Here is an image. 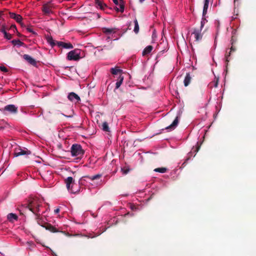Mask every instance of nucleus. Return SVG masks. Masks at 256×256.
Masks as SVG:
<instances>
[{
  "mask_svg": "<svg viewBox=\"0 0 256 256\" xmlns=\"http://www.w3.org/2000/svg\"><path fill=\"white\" fill-rule=\"evenodd\" d=\"M18 36H22V35L19 32L18 33Z\"/></svg>",
  "mask_w": 256,
  "mask_h": 256,
  "instance_id": "nucleus-46",
  "label": "nucleus"
},
{
  "mask_svg": "<svg viewBox=\"0 0 256 256\" xmlns=\"http://www.w3.org/2000/svg\"><path fill=\"white\" fill-rule=\"evenodd\" d=\"M236 50V48L234 46V45H232V46L230 48V52H228V54H226V61L228 62V57L230 56V54L232 52H235Z\"/></svg>",
  "mask_w": 256,
  "mask_h": 256,
  "instance_id": "nucleus-29",
  "label": "nucleus"
},
{
  "mask_svg": "<svg viewBox=\"0 0 256 256\" xmlns=\"http://www.w3.org/2000/svg\"><path fill=\"white\" fill-rule=\"evenodd\" d=\"M134 31L136 34H138L139 32V26H138V22L136 19L134 20Z\"/></svg>",
  "mask_w": 256,
  "mask_h": 256,
  "instance_id": "nucleus-31",
  "label": "nucleus"
},
{
  "mask_svg": "<svg viewBox=\"0 0 256 256\" xmlns=\"http://www.w3.org/2000/svg\"><path fill=\"white\" fill-rule=\"evenodd\" d=\"M23 58L26 60L32 66H36V62L34 59L30 56L25 54L23 56Z\"/></svg>",
  "mask_w": 256,
  "mask_h": 256,
  "instance_id": "nucleus-12",
  "label": "nucleus"
},
{
  "mask_svg": "<svg viewBox=\"0 0 256 256\" xmlns=\"http://www.w3.org/2000/svg\"><path fill=\"white\" fill-rule=\"evenodd\" d=\"M6 30H8V28H6L5 26H2V28L0 29V32H2L4 34V36L8 40H10L12 38V35L10 34H8L6 32Z\"/></svg>",
  "mask_w": 256,
  "mask_h": 256,
  "instance_id": "nucleus-13",
  "label": "nucleus"
},
{
  "mask_svg": "<svg viewBox=\"0 0 256 256\" xmlns=\"http://www.w3.org/2000/svg\"><path fill=\"white\" fill-rule=\"evenodd\" d=\"M234 1H236V0H234Z\"/></svg>",
  "mask_w": 256,
  "mask_h": 256,
  "instance_id": "nucleus-50",
  "label": "nucleus"
},
{
  "mask_svg": "<svg viewBox=\"0 0 256 256\" xmlns=\"http://www.w3.org/2000/svg\"><path fill=\"white\" fill-rule=\"evenodd\" d=\"M8 30H12L14 32H15L17 30L16 25H12L10 28H8Z\"/></svg>",
  "mask_w": 256,
  "mask_h": 256,
  "instance_id": "nucleus-37",
  "label": "nucleus"
},
{
  "mask_svg": "<svg viewBox=\"0 0 256 256\" xmlns=\"http://www.w3.org/2000/svg\"><path fill=\"white\" fill-rule=\"evenodd\" d=\"M204 26V23L203 22H201L200 26L198 28H195L194 29L193 32L192 33V34L194 35V37L195 38V41L196 42H198L202 39V30Z\"/></svg>",
  "mask_w": 256,
  "mask_h": 256,
  "instance_id": "nucleus-5",
  "label": "nucleus"
},
{
  "mask_svg": "<svg viewBox=\"0 0 256 256\" xmlns=\"http://www.w3.org/2000/svg\"><path fill=\"white\" fill-rule=\"evenodd\" d=\"M56 45L58 47H62L66 49H71L73 48L72 44L70 43H66L63 42H56Z\"/></svg>",
  "mask_w": 256,
  "mask_h": 256,
  "instance_id": "nucleus-10",
  "label": "nucleus"
},
{
  "mask_svg": "<svg viewBox=\"0 0 256 256\" xmlns=\"http://www.w3.org/2000/svg\"><path fill=\"white\" fill-rule=\"evenodd\" d=\"M11 42L14 46L18 45V46H20L25 45V44L20 40H13Z\"/></svg>",
  "mask_w": 256,
  "mask_h": 256,
  "instance_id": "nucleus-24",
  "label": "nucleus"
},
{
  "mask_svg": "<svg viewBox=\"0 0 256 256\" xmlns=\"http://www.w3.org/2000/svg\"><path fill=\"white\" fill-rule=\"evenodd\" d=\"M120 8L119 9L118 7L115 8V10L117 12H123L124 11V4L123 0H120Z\"/></svg>",
  "mask_w": 256,
  "mask_h": 256,
  "instance_id": "nucleus-22",
  "label": "nucleus"
},
{
  "mask_svg": "<svg viewBox=\"0 0 256 256\" xmlns=\"http://www.w3.org/2000/svg\"><path fill=\"white\" fill-rule=\"evenodd\" d=\"M3 14H4V12L3 11H0V18Z\"/></svg>",
  "mask_w": 256,
  "mask_h": 256,
  "instance_id": "nucleus-43",
  "label": "nucleus"
},
{
  "mask_svg": "<svg viewBox=\"0 0 256 256\" xmlns=\"http://www.w3.org/2000/svg\"><path fill=\"white\" fill-rule=\"evenodd\" d=\"M102 31L104 33L106 34L116 32L115 28H104L102 29Z\"/></svg>",
  "mask_w": 256,
  "mask_h": 256,
  "instance_id": "nucleus-19",
  "label": "nucleus"
},
{
  "mask_svg": "<svg viewBox=\"0 0 256 256\" xmlns=\"http://www.w3.org/2000/svg\"><path fill=\"white\" fill-rule=\"evenodd\" d=\"M1 110L4 114H15L18 112V108L14 104H8L6 106Z\"/></svg>",
  "mask_w": 256,
  "mask_h": 256,
  "instance_id": "nucleus-3",
  "label": "nucleus"
},
{
  "mask_svg": "<svg viewBox=\"0 0 256 256\" xmlns=\"http://www.w3.org/2000/svg\"><path fill=\"white\" fill-rule=\"evenodd\" d=\"M52 4L50 1L42 6V10L44 14L49 16L50 14L52 13Z\"/></svg>",
  "mask_w": 256,
  "mask_h": 256,
  "instance_id": "nucleus-7",
  "label": "nucleus"
},
{
  "mask_svg": "<svg viewBox=\"0 0 256 256\" xmlns=\"http://www.w3.org/2000/svg\"><path fill=\"white\" fill-rule=\"evenodd\" d=\"M2 88H0V90Z\"/></svg>",
  "mask_w": 256,
  "mask_h": 256,
  "instance_id": "nucleus-49",
  "label": "nucleus"
},
{
  "mask_svg": "<svg viewBox=\"0 0 256 256\" xmlns=\"http://www.w3.org/2000/svg\"><path fill=\"white\" fill-rule=\"evenodd\" d=\"M192 78L190 73H187L184 78V83L185 86H187L191 81Z\"/></svg>",
  "mask_w": 256,
  "mask_h": 256,
  "instance_id": "nucleus-18",
  "label": "nucleus"
},
{
  "mask_svg": "<svg viewBox=\"0 0 256 256\" xmlns=\"http://www.w3.org/2000/svg\"><path fill=\"white\" fill-rule=\"evenodd\" d=\"M42 200L38 197L30 198L28 203L22 204L18 208L20 214H24V209L28 210L34 214H38L40 212V208L42 206Z\"/></svg>",
  "mask_w": 256,
  "mask_h": 256,
  "instance_id": "nucleus-1",
  "label": "nucleus"
},
{
  "mask_svg": "<svg viewBox=\"0 0 256 256\" xmlns=\"http://www.w3.org/2000/svg\"><path fill=\"white\" fill-rule=\"evenodd\" d=\"M217 84H218V81L216 82V83L215 84V86H217Z\"/></svg>",
  "mask_w": 256,
  "mask_h": 256,
  "instance_id": "nucleus-48",
  "label": "nucleus"
},
{
  "mask_svg": "<svg viewBox=\"0 0 256 256\" xmlns=\"http://www.w3.org/2000/svg\"><path fill=\"white\" fill-rule=\"evenodd\" d=\"M112 1L115 4H116V5L119 4L120 5L118 0H112Z\"/></svg>",
  "mask_w": 256,
  "mask_h": 256,
  "instance_id": "nucleus-42",
  "label": "nucleus"
},
{
  "mask_svg": "<svg viewBox=\"0 0 256 256\" xmlns=\"http://www.w3.org/2000/svg\"><path fill=\"white\" fill-rule=\"evenodd\" d=\"M41 226L52 232H60L51 224L47 222H44V225H41Z\"/></svg>",
  "mask_w": 256,
  "mask_h": 256,
  "instance_id": "nucleus-9",
  "label": "nucleus"
},
{
  "mask_svg": "<svg viewBox=\"0 0 256 256\" xmlns=\"http://www.w3.org/2000/svg\"><path fill=\"white\" fill-rule=\"evenodd\" d=\"M236 31L232 32V35L231 38L230 43L232 45H234L237 41V37L236 36Z\"/></svg>",
  "mask_w": 256,
  "mask_h": 256,
  "instance_id": "nucleus-26",
  "label": "nucleus"
},
{
  "mask_svg": "<svg viewBox=\"0 0 256 256\" xmlns=\"http://www.w3.org/2000/svg\"><path fill=\"white\" fill-rule=\"evenodd\" d=\"M68 98L71 100L73 101L74 100H76V102H78L80 100V98L78 96V94H75L74 92H70L68 96Z\"/></svg>",
  "mask_w": 256,
  "mask_h": 256,
  "instance_id": "nucleus-16",
  "label": "nucleus"
},
{
  "mask_svg": "<svg viewBox=\"0 0 256 256\" xmlns=\"http://www.w3.org/2000/svg\"><path fill=\"white\" fill-rule=\"evenodd\" d=\"M123 80H124V76H122V75H120L118 77V80L117 81V82L116 84V88H120V86L122 83Z\"/></svg>",
  "mask_w": 256,
  "mask_h": 256,
  "instance_id": "nucleus-25",
  "label": "nucleus"
},
{
  "mask_svg": "<svg viewBox=\"0 0 256 256\" xmlns=\"http://www.w3.org/2000/svg\"><path fill=\"white\" fill-rule=\"evenodd\" d=\"M9 14L12 18L14 19L17 22L21 24L22 18L20 15L14 12H9Z\"/></svg>",
  "mask_w": 256,
  "mask_h": 256,
  "instance_id": "nucleus-11",
  "label": "nucleus"
},
{
  "mask_svg": "<svg viewBox=\"0 0 256 256\" xmlns=\"http://www.w3.org/2000/svg\"><path fill=\"white\" fill-rule=\"evenodd\" d=\"M86 177L89 178L90 180H94L99 179L100 178L102 177V174H98L92 176H86Z\"/></svg>",
  "mask_w": 256,
  "mask_h": 256,
  "instance_id": "nucleus-33",
  "label": "nucleus"
},
{
  "mask_svg": "<svg viewBox=\"0 0 256 256\" xmlns=\"http://www.w3.org/2000/svg\"><path fill=\"white\" fill-rule=\"evenodd\" d=\"M60 209L59 208H58L56 210H54V212L55 214H58L60 212Z\"/></svg>",
  "mask_w": 256,
  "mask_h": 256,
  "instance_id": "nucleus-41",
  "label": "nucleus"
},
{
  "mask_svg": "<svg viewBox=\"0 0 256 256\" xmlns=\"http://www.w3.org/2000/svg\"><path fill=\"white\" fill-rule=\"evenodd\" d=\"M36 216V222L40 226L44 225L42 224V220L40 217V214H34Z\"/></svg>",
  "mask_w": 256,
  "mask_h": 256,
  "instance_id": "nucleus-30",
  "label": "nucleus"
},
{
  "mask_svg": "<svg viewBox=\"0 0 256 256\" xmlns=\"http://www.w3.org/2000/svg\"><path fill=\"white\" fill-rule=\"evenodd\" d=\"M102 128L104 132H110V128L108 127V124L106 122H104L102 124Z\"/></svg>",
  "mask_w": 256,
  "mask_h": 256,
  "instance_id": "nucleus-28",
  "label": "nucleus"
},
{
  "mask_svg": "<svg viewBox=\"0 0 256 256\" xmlns=\"http://www.w3.org/2000/svg\"><path fill=\"white\" fill-rule=\"evenodd\" d=\"M200 148V146H198V144H197V146H196V150H194V151H195V152H197L199 150Z\"/></svg>",
  "mask_w": 256,
  "mask_h": 256,
  "instance_id": "nucleus-40",
  "label": "nucleus"
},
{
  "mask_svg": "<svg viewBox=\"0 0 256 256\" xmlns=\"http://www.w3.org/2000/svg\"><path fill=\"white\" fill-rule=\"evenodd\" d=\"M110 39V36H107L106 40L108 42Z\"/></svg>",
  "mask_w": 256,
  "mask_h": 256,
  "instance_id": "nucleus-44",
  "label": "nucleus"
},
{
  "mask_svg": "<svg viewBox=\"0 0 256 256\" xmlns=\"http://www.w3.org/2000/svg\"><path fill=\"white\" fill-rule=\"evenodd\" d=\"M0 125L2 126H0V128H4L8 125V124L2 120H0Z\"/></svg>",
  "mask_w": 256,
  "mask_h": 256,
  "instance_id": "nucleus-34",
  "label": "nucleus"
},
{
  "mask_svg": "<svg viewBox=\"0 0 256 256\" xmlns=\"http://www.w3.org/2000/svg\"><path fill=\"white\" fill-rule=\"evenodd\" d=\"M130 208L132 210H136L137 209L136 206L134 204H130Z\"/></svg>",
  "mask_w": 256,
  "mask_h": 256,
  "instance_id": "nucleus-38",
  "label": "nucleus"
},
{
  "mask_svg": "<svg viewBox=\"0 0 256 256\" xmlns=\"http://www.w3.org/2000/svg\"><path fill=\"white\" fill-rule=\"evenodd\" d=\"M7 218L10 222H12L14 220H17L18 217L16 214L13 213H10L8 214Z\"/></svg>",
  "mask_w": 256,
  "mask_h": 256,
  "instance_id": "nucleus-20",
  "label": "nucleus"
},
{
  "mask_svg": "<svg viewBox=\"0 0 256 256\" xmlns=\"http://www.w3.org/2000/svg\"><path fill=\"white\" fill-rule=\"evenodd\" d=\"M121 171L124 174H126L130 172V169L126 168H121Z\"/></svg>",
  "mask_w": 256,
  "mask_h": 256,
  "instance_id": "nucleus-35",
  "label": "nucleus"
},
{
  "mask_svg": "<svg viewBox=\"0 0 256 256\" xmlns=\"http://www.w3.org/2000/svg\"><path fill=\"white\" fill-rule=\"evenodd\" d=\"M47 42L52 47H54L56 44L57 41H55L52 36H50L47 38Z\"/></svg>",
  "mask_w": 256,
  "mask_h": 256,
  "instance_id": "nucleus-27",
  "label": "nucleus"
},
{
  "mask_svg": "<svg viewBox=\"0 0 256 256\" xmlns=\"http://www.w3.org/2000/svg\"><path fill=\"white\" fill-rule=\"evenodd\" d=\"M26 30L30 32H32V34H36V33L34 32V30H32V28H26Z\"/></svg>",
  "mask_w": 256,
  "mask_h": 256,
  "instance_id": "nucleus-39",
  "label": "nucleus"
},
{
  "mask_svg": "<svg viewBox=\"0 0 256 256\" xmlns=\"http://www.w3.org/2000/svg\"><path fill=\"white\" fill-rule=\"evenodd\" d=\"M144 0H139L140 2H142Z\"/></svg>",
  "mask_w": 256,
  "mask_h": 256,
  "instance_id": "nucleus-47",
  "label": "nucleus"
},
{
  "mask_svg": "<svg viewBox=\"0 0 256 256\" xmlns=\"http://www.w3.org/2000/svg\"><path fill=\"white\" fill-rule=\"evenodd\" d=\"M209 4V0H204V6L203 8V12H202V15L203 16H204L207 12V10L208 8Z\"/></svg>",
  "mask_w": 256,
  "mask_h": 256,
  "instance_id": "nucleus-21",
  "label": "nucleus"
},
{
  "mask_svg": "<svg viewBox=\"0 0 256 256\" xmlns=\"http://www.w3.org/2000/svg\"><path fill=\"white\" fill-rule=\"evenodd\" d=\"M110 72L112 74L114 75H116L118 74H120V75H122V70L119 68H112L110 69Z\"/></svg>",
  "mask_w": 256,
  "mask_h": 256,
  "instance_id": "nucleus-23",
  "label": "nucleus"
},
{
  "mask_svg": "<svg viewBox=\"0 0 256 256\" xmlns=\"http://www.w3.org/2000/svg\"><path fill=\"white\" fill-rule=\"evenodd\" d=\"M65 183L66 184V188L68 191L72 194L76 193L78 191H75L73 189V186L74 184V180L72 176L68 177L65 180Z\"/></svg>",
  "mask_w": 256,
  "mask_h": 256,
  "instance_id": "nucleus-6",
  "label": "nucleus"
},
{
  "mask_svg": "<svg viewBox=\"0 0 256 256\" xmlns=\"http://www.w3.org/2000/svg\"><path fill=\"white\" fill-rule=\"evenodd\" d=\"M71 154L73 156L81 157L84 154V151L80 144H72L71 147Z\"/></svg>",
  "mask_w": 256,
  "mask_h": 256,
  "instance_id": "nucleus-2",
  "label": "nucleus"
},
{
  "mask_svg": "<svg viewBox=\"0 0 256 256\" xmlns=\"http://www.w3.org/2000/svg\"><path fill=\"white\" fill-rule=\"evenodd\" d=\"M167 168H158L154 170L156 172H158L160 173H164L166 172Z\"/></svg>",
  "mask_w": 256,
  "mask_h": 256,
  "instance_id": "nucleus-32",
  "label": "nucleus"
},
{
  "mask_svg": "<svg viewBox=\"0 0 256 256\" xmlns=\"http://www.w3.org/2000/svg\"><path fill=\"white\" fill-rule=\"evenodd\" d=\"M178 116H176L172 123L170 124V126H166L165 129L166 130H170L174 129L176 126H178Z\"/></svg>",
  "mask_w": 256,
  "mask_h": 256,
  "instance_id": "nucleus-14",
  "label": "nucleus"
},
{
  "mask_svg": "<svg viewBox=\"0 0 256 256\" xmlns=\"http://www.w3.org/2000/svg\"><path fill=\"white\" fill-rule=\"evenodd\" d=\"M0 70L2 72H8V68L4 66H0Z\"/></svg>",
  "mask_w": 256,
  "mask_h": 256,
  "instance_id": "nucleus-36",
  "label": "nucleus"
},
{
  "mask_svg": "<svg viewBox=\"0 0 256 256\" xmlns=\"http://www.w3.org/2000/svg\"><path fill=\"white\" fill-rule=\"evenodd\" d=\"M30 154V151L28 149H22L20 148H19L15 149L14 152V156L17 157L23 155H28Z\"/></svg>",
  "mask_w": 256,
  "mask_h": 256,
  "instance_id": "nucleus-8",
  "label": "nucleus"
},
{
  "mask_svg": "<svg viewBox=\"0 0 256 256\" xmlns=\"http://www.w3.org/2000/svg\"><path fill=\"white\" fill-rule=\"evenodd\" d=\"M153 49V47L152 46H147L142 52V56H145L149 54Z\"/></svg>",
  "mask_w": 256,
  "mask_h": 256,
  "instance_id": "nucleus-17",
  "label": "nucleus"
},
{
  "mask_svg": "<svg viewBox=\"0 0 256 256\" xmlns=\"http://www.w3.org/2000/svg\"><path fill=\"white\" fill-rule=\"evenodd\" d=\"M95 4L97 8L99 7L102 10H104L105 8L107 7L106 4L102 0H95Z\"/></svg>",
  "mask_w": 256,
  "mask_h": 256,
  "instance_id": "nucleus-15",
  "label": "nucleus"
},
{
  "mask_svg": "<svg viewBox=\"0 0 256 256\" xmlns=\"http://www.w3.org/2000/svg\"><path fill=\"white\" fill-rule=\"evenodd\" d=\"M190 158L186 159V161L183 163L182 165L184 164L185 163H186V161L189 160Z\"/></svg>",
  "mask_w": 256,
  "mask_h": 256,
  "instance_id": "nucleus-45",
  "label": "nucleus"
},
{
  "mask_svg": "<svg viewBox=\"0 0 256 256\" xmlns=\"http://www.w3.org/2000/svg\"><path fill=\"white\" fill-rule=\"evenodd\" d=\"M80 50L75 49L70 51L67 56V58L69 60H78L80 58Z\"/></svg>",
  "mask_w": 256,
  "mask_h": 256,
  "instance_id": "nucleus-4",
  "label": "nucleus"
}]
</instances>
